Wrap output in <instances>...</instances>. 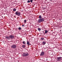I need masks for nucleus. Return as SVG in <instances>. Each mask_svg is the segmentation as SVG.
Returning <instances> with one entry per match:
<instances>
[{
	"label": "nucleus",
	"instance_id": "nucleus-1",
	"mask_svg": "<svg viewBox=\"0 0 62 62\" xmlns=\"http://www.w3.org/2000/svg\"><path fill=\"white\" fill-rule=\"evenodd\" d=\"M29 55V54L28 53H23L22 54V56H23V57H24V56H28Z\"/></svg>",
	"mask_w": 62,
	"mask_h": 62
},
{
	"label": "nucleus",
	"instance_id": "nucleus-2",
	"mask_svg": "<svg viewBox=\"0 0 62 62\" xmlns=\"http://www.w3.org/2000/svg\"><path fill=\"white\" fill-rule=\"evenodd\" d=\"M43 21H44V18L39 19L38 21V22L39 23H41L42 22H43Z\"/></svg>",
	"mask_w": 62,
	"mask_h": 62
},
{
	"label": "nucleus",
	"instance_id": "nucleus-3",
	"mask_svg": "<svg viewBox=\"0 0 62 62\" xmlns=\"http://www.w3.org/2000/svg\"><path fill=\"white\" fill-rule=\"evenodd\" d=\"M15 14L18 16L21 15V13L18 11H17L15 13Z\"/></svg>",
	"mask_w": 62,
	"mask_h": 62
},
{
	"label": "nucleus",
	"instance_id": "nucleus-4",
	"mask_svg": "<svg viewBox=\"0 0 62 62\" xmlns=\"http://www.w3.org/2000/svg\"><path fill=\"white\" fill-rule=\"evenodd\" d=\"M17 46L16 45H13L11 46V48L12 49H15L16 48Z\"/></svg>",
	"mask_w": 62,
	"mask_h": 62
},
{
	"label": "nucleus",
	"instance_id": "nucleus-5",
	"mask_svg": "<svg viewBox=\"0 0 62 62\" xmlns=\"http://www.w3.org/2000/svg\"><path fill=\"white\" fill-rule=\"evenodd\" d=\"M44 51H42L41 53V54H40V56H44Z\"/></svg>",
	"mask_w": 62,
	"mask_h": 62
},
{
	"label": "nucleus",
	"instance_id": "nucleus-6",
	"mask_svg": "<svg viewBox=\"0 0 62 62\" xmlns=\"http://www.w3.org/2000/svg\"><path fill=\"white\" fill-rule=\"evenodd\" d=\"M9 37H10V39H14V36L13 35H10L9 36Z\"/></svg>",
	"mask_w": 62,
	"mask_h": 62
},
{
	"label": "nucleus",
	"instance_id": "nucleus-7",
	"mask_svg": "<svg viewBox=\"0 0 62 62\" xmlns=\"http://www.w3.org/2000/svg\"><path fill=\"white\" fill-rule=\"evenodd\" d=\"M30 42H29L28 41L27 42V44L28 45V46H29L30 45H31V44L30 43Z\"/></svg>",
	"mask_w": 62,
	"mask_h": 62
},
{
	"label": "nucleus",
	"instance_id": "nucleus-8",
	"mask_svg": "<svg viewBox=\"0 0 62 62\" xmlns=\"http://www.w3.org/2000/svg\"><path fill=\"white\" fill-rule=\"evenodd\" d=\"M6 38L7 39H10V36H9V37L8 36H6Z\"/></svg>",
	"mask_w": 62,
	"mask_h": 62
},
{
	"label": "nucleus",
	"instance_id": "nucleus-9",
	"mask_svg": "<svg viewBox=\"0 0 62 62\" xmlns=\"http://www.w3.org/2000/svg\"><path fill=\"white\" fill-rule=\"evenodd\" d=\"M61 59V57H58L57 58V59L58 60H60V59Z\"/></svg>",
	"mask_w": 62,
	"mask_h": 62
},
{
	"label": "nucleus",
	"instance_id": "nucleus-10",
	"mask_svg": "<svg viewBox=\"0 0 62 62\" xmlns=\"http://www.w3.org/2000/svg\"><path fill=\"white\" fill-rule=\"evenodd\" d=\"M46 43V42L45 41H43L42 42V44L43 45H45Z\"/></svg>",
	"mask_w": 62,
	"mask_h": 62
},
{
	"label": "nucleus",
	"instance_id": "nucleus-11",
	"mask_svg": "<svg viewBox=\"0 0 62 62\" xmlns=\"http://www.w3.org/2000/svg\"><path fill=\"white\" fill-rule=\"evenodd\" d=\"M13 11L15 12L16 11V9L15 8H14L13 9Z\"/></svg>",
	"mask_w": 62,
	"mask_h": 62
},
{
	"label": "nucleus",
	"instance_id": "nucleus-12",
	"mask_svg": "<svg viewBox=\"0 0 62 62\" xmlns=\"http://www.w3.org/2000/svg\"><path fill=\"white\" fill-rule=\"evenodd\" d=\"M48 31L47 30H46L45 31V34H46V33H48Z\"/></svg>",
	"mask_w": 62,
	"mask_h": 62
},
{
	"label": "nucleus",
	"instance_id": "nucleus-13",
	"mask_svg": "<svg viewBox=\"0 0 62 62\" xmlns=\"http://www.w3.org/2000/svg\"><path fill=\"white\" fill-rule=\"evenodd\" d=\"M24 47H25V45H22V48H24Z\"/></svg>",
	"mask_w": 62,
	"mask_h": 62
},
{
	"label": "nucleus",
	"instance_id": "nucleus-14",
	"mask_svg": "<svg viewBox=\"0 0 62 62\" xmlns=\"http://www.w3.org/2000/svg\"><path fill=\"white\" fill-rule=\"evenodd\" d=\"M23 44H26V42H25V41H23Z\"/></svg>",
	"mask_w": 62,
	"mask_h": 62
},
{
	"label": "nucleus",
	"instance_id": "nucleus-15",
	"mask_svg": "<svg viewBox=\"0 0 62 62\" xmlns=\"http://www.w3.org/2000/svg\"><path fill=\"white\" fill-rule=\"evenodd\" d=\"M38 30L39 31H40V30H41V29H40V28H38Z\"/></svg>",
	"mask_w": 62,
	"mask_h": 62
},
{
	"label": "nucleus",
	"instance_id": "nucleus-16",
	"mask_svg": "<svg viewBox=\"0 0 62 62\" xmlns=\"http://www.w3.org/2000/svg\"><path fill=\"white\" fill-rule=\"evenodd\" d=\"M24 23H26V20H24Z\"/></svg>",
	"mask_w": 62,
	"mask_h": 62
},
{
	"label": "nucleus",
	"instance_id": "nucleus-17",
	"mask_svg": "<svg viewBox=\"0 0 62 62\" xmlns=\"http://www.w3.org/2000/svg\"><path fill=\"white\" fill-rule=\"evenodd\" d=\"M21 29H22V28L20 27H19L18 28V29H19V30H21Z\"/></svg>",
	"mask_w": 62,
	"mask_h": 62
},
{
	"label": "nucleus",
	"instance_id": "nucleus-18",
	"mask_svg": "<svg viewBox=\"0 0 62 62\" xmlns=\"http://www.w3.org/2000/svg\"><path fill=\"white\" fill-rule=\"evenodd\" d=\"M28 3H30V1L28 0L27 1Z\"/></svg>",
	"mask_w": 62,
	"mask_h": 62
},
{
	"label": "nucleus",
	"instance_id": "nucleus-19",
	"mask_svg": "<svg viewBox=\"0 0 62 62\" xmlns=\"http://www.w3.org/2000/svg\"><path fill=\"white\" fill-rule=\"evenodd\" d=\"M44 39V38H41V39L42 40H43V39Z\"/></svg>",
	"mask_w": 62,
	"mask_h": 62
},
{
	"label": "nucleus",
	"instance_id": "nucleus-20",
	"mask_svg": "<svg viewBox=\"0 0 62 62\" xmlns=\"http://www.w3.org/2000/svg\"><path fill=\"white\" fill-rule=\"evenodd\" d=\"M33 0H30V1L31 2V3H32L33 2Z\"/></svg>",
	"mask_w": 62,
	"mask_h": 62
},
{
	"label": "nucleus",
	"instance_id": "nucleus-21",
	"mask_svg": "<svg viewBox=\"0 0 62 62\" xmlns=\"http://www.w3.org/2000/svg\"><path fill=\"white\" fill-rule=\"evenodd\" d=\"M39 18H41V16H39Z\"/></svg>",
	"mask_w": 62,
	"mask_h": 62
},
{
	"label": "nucleus",
	"instance_id": "nucleus-22",
	"mask_svg": "<svg viewBox=\"0 0 62 62\" xmlns=\"http://www.w3.org/2000/svg\"><path fill=\"white\" fill-rule=\"evenodd\" d=\"M22 26L23 27H24V25H22Z\"/></svg>",
	"mask_w": 62,
	"mask_h": 62
},
{
	"label": "nucleus",
	"instance_id": "nucleus-23",
	"mask_svg": "<svg viewBox=\"0 0 62 62\" xmlns=\"http://www.w3.org/2000/svg\"><path fill=\"white\" fill-rule=\"evenodd\" d=\"M50 0V1H53V0Z\"/></svg>",
	"mask_w": 62,
	"mask_h": 62
},
{
	"label": "nucleus",
	"instance_id": "nucleus-24",
	"mask_svg": "<svg viewBox=\"0 0 62 62\" xmlns=\"http://www.w3.org/2000/svg\"><path fill=\"white\" fill-rule=\"evenodd\" d=\"M17 29H16V30H17Z\"/></svg>",
	"mask_w": 62,
	"mask_h": 62
},
{
	"label": "nucleus",
	"instance_id": "nucleus-25",
	"mask_svg": "<svg viewBox=\"0 0 62 62\" xmlns=\"http://www.w3.org/2000/svg\"><path fill=\"white\" fill-rule=\"evenodd\" d=\"M1 17H3V16H2Z\"/></svg>",
	"mask_w": 62,
	"mask_h": 62
}]
</instances>
